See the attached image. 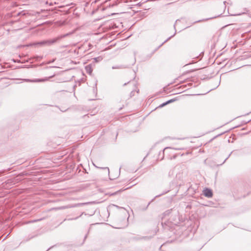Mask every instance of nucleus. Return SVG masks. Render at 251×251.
<instances>
[{
    "instance_id": "f257e3e1",
    "label": "nucleus",
    "mask_w": 251,
    "mask_h": 251,
    "mask_svg": "<svg viewBox=\"0 0 251 251\" xmlns=\"http://www.w3.org/2000/svg\"><path fill=\"white\" fill-rule=\"evenodd\" d=\"M203 195L208 198H211L213 196V193L211 190L205 188L203 191Z\"/></svg>"
},
{
    "instance_id": "f03ea898",
    "label": "nucleus",
    "mask_w": 251,
    "mask_h": 251,
    "mask_svg": "<svg viewBox=\"0 0 251 251\" xmlns=\"http://www.w3.org/2000/svg\"><path fill=\"white\" fill-rule=\"evenodd\" d=\"M57 41V39H51V40H47V41H44L42 43L43 44H47V45H51V44H52L53 43H54L55 42H56Z\"/></svg>"
},
{
    "instance_id": "7ed1b4c3",
    "label": "nucleus",
    "mask_w": 251,
    "mask_h": 251,
    "mask_svg": "<svg viewBox=\"0 0 251 251\" xmlns=\"http://www.w3.org/2000/svg\"><path fill=\"white\" fill-rule=\"evenodd\" d=\"M176 100V99H171V100H169L168 101H166V102L163 103V104H162L160 106L161 107H163V106H165V105H167V104H169L170 103L174 102V101H175Z\"/></svg>"
},
{
    "instance_id": "20e7f679",
    "label": "nucleus",
    "mask_w": 251,
    "mask_h": 251,
    "mask_svg": "<svg viewBox=\"0 0 251 251\" xmlns=\"http://www.w3.org/2000/svg\"><path fill=\"white\" fill-rule=\"evenodd\" d=\"M24 81H26V82H31V80L30 79H24Z\"/></svg>"
},
{
    "instance_id": "39448f33",
    "label": "nucleus",
    "mask_w": 251,
    "mask_h": 251,
    "mask_svg": "<svg viewBox=\"0 0 251 251\" xmlns=\"http://www.w3.org/2000/svg\"><path fill=\"white\" fill-rule=\"evenodd\" d=\"M123 191V190H120L118 191V192H122Z\"/></svg>"
}]
</instances>
